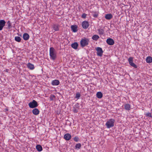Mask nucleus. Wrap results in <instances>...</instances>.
<instances>
[{"label": "nucleus", "mask_w": 152, "mask_h": 152, "mask_svg": "<svg viewBox=\"0 0 152 152\" xmlns=\"http://www.w3.org/2000/svg\"><path fill=\"white\" fill-rule=\"evenodd\" d=\"M49 54L50 58L53 60H55L57 57L56 52L53 47L50 48Z\"/></svg>", "instance_id": "nucleus-1"}, {"label": "nucleus", "mask_w": 152, "mask_h": 152, "mask_svg": "<svg viewBox=\"0 0 152 152\" xmlns=\"http://www.w3.org/2000/svg\"><path fill=\"white\" fill-rule=\"evenodd\" d=\"M115 120L113 118H111L108 120L105 124V125L107 128H110L114 126V123Z\"/></svg>", "instance_id": "nucleus-2"}, {"label": "nucleus", "mask_w": 152, "mask_h": 152, "mask_svg": "<svg viewBox=\"0 0 152 152\" xmlns=\"http://www.w3.org/2000/svg\"><path fill=\"white\" fill-rule=\"evenodd\" d=\"M89 42V39L88 38H84L82 39L80 42L81 46L83 47L87 45L88 44Z\"/></svg>", "instance_id": "nucleus-3"}, {"label": "nucleus", "mask_w": 152, "mask_h": 152, "mask_svg": "<svg viewBox=\"0 0 152 152\" xmlns=\"http://www.w3.org/2000/svg\"><path fill=\"white\" fill-rule=\"evenodd\" d=\"M28 106L31 108H35L38 106V103L35 100H33L32 102H30L28 104Z\"/></svg>", "instance_id": "nucleus-4"}, {"label": "nucleus", "mask_w": 152, "mask_h": 152, "mask_svg": "<svg viewBox=\"0 0 152 152\" xmlns=\"http://www.w3.org/2000/svg\"><path fill=\"white\" fill-rule=\"evenodd\" d=\"M128 61L131 66L135 68H137V66L133 62V58L132 57H129L128 59Z\"/></svg>", "instance_id": "nucleus-5"}, {"label": "nucleus", "mask_w": 152, "mask_h": 152, "mask_svg": "<svg viewBox=\"0 0 152 152\" xmlns=\"http://www.w3.org/2000/svg\"><path fill=\"white\" fill-rule=\"evenodd\" d=\"M81 25L83 28L87 29L88 27L89 24L88 21L85 20L82 23Z\"/></svg>", "instance_id": "nucleus-6"}, {"label": "nucleus", "mask_w": 152, "mask_h": 152, "mask_svg": "<svg viewBox=\"0 0 152 152\" xmlns=\"http://www.w3.org/2000/svg\"><path fill=\"white\" fill-rule=\"evenodd\" d=\"M96 50L97 51V55L98 56L101 57L102 55V54L103 52L102 49L100 47H98L96 48Z\"/></svg>", "instance_id": "nucleus-7"}, {"label": "nucleus", "mask_w": 152, "mask_h": 152, "mask_svg": "<svg viewBox=\"0 0 152 152\" xmlns=\"http://www.w3.org/2000/svg\"><path fill=\"white\" fill-rule=\"evenodd\" d=\"M106 42L108 45H113L115 43L114 40L110 38L107 39L106 40Z\"/></svg>", "instance_id": "nucleus-8"}, {"label": "nucleus", "mask_w": 152, "mask_h": 152, "mask_svg": "<svg viewBox=\"0 0 152 152\" xmlns=\"http://www.w3.org/2000/svg\"><path fill=\"white\" fill-rule=\"evenodd\" d=\"M6 23V22L4 20H0V31L2 30L3 27L5 26Z\"/></svg>", "instance_id": "nucleus-9"}, {"label": "nucleus", "mask_w": 152, "mask_h": 152, "mask_svg": "<svg viewBox=\"0 0 152 152\" xmlns=\"http://www.w3.org/2000/svg\"><path fill=\"white\" fill-rule=\"evenodd\" d=\"M59 26L58 24H53L52 26V28L55 31H58L59 30Z\"/></svg>", "instance_id": "nucleus-10"}, {"label": "nucleus", "mask_w": 152, "mask_h": 152, "mask_svg": "<svg viewBox=\"0 0 152 152\" xmlns=\"http://www.w3.org/2000/svg\"><path fill=\"white\" fill-rule=\"evenodd\" d=\"M71 137V135L69 133L66 134L64 136V138L66 140H69Z\"/></svg>", "instance_id": "nucleus-11"}, {"label": "nucleus", "mask_w": 152, "mask_h": 152, "mask_svg": "<svg viewBox=\"0 0 152 152\" xmlns=\"http://www.w3.org/2000/svg\"><path fill=\"white\" fill-rule=\"evenodd\" d=\"M60 83L59 81L57 80H53L51 84L53 86H58Z\"/></svg>", "instance_id": "nucleus-12"}, {"label": "nucleus", "mask_w": 152, "mask_h": 152, "mask_svg": "<svg viewBox=\"0 0 152 152\" xmlns=\"http://www.w3.org/2000/svg\"><path fill=\"white\" fill-rule=\"evenodd\" d=\"M72 31L74 33L76 32L77 31V26L76 25H72L71 27Z\"/></svg>", "instance_id": "nucleus-13"}, {"label": "nucleus", "mask_w": 152, "mask_h": 152, "mask_svg": "<svg viewBox=\"0 0 152 152\" xmlns=\"http://www.w3.org/2000/svg\"><path fill=\"white\" fill-rule=\"evenodd\" d=\"M32 112L34 115H37L39 114V111L38 109L35 108L32 110Z\"/></svg>", "instance_id": "nucleus-14"}, {"label": "nucleus", "mask_w": 152, "mask_h": 152, "mask_svg": "<svg viewBox=\"0 0 152 152\" xmlns=\"http://www.w3.org/2000/svg\"><path fill=\"white\" fill-rule=\"evenodd\" d=\"M23 38L25 40H27L29 39V36L27 33H25L23 34Z\"/></svg>", "instance_id": "nucleus-15"}, {"label": "nucleus", "mask_w": 152, "mask_h": 152, "mask_svg": "<svg viewBox=\"0 0 152 152\" xmlns=\"http://www.w3.org/2000/svg\"><path fill=\"white\" fill-rule=\"evenodd\" d=\"M124 107L125 109L126 110H129L131 109V106L128 104H124Z\"/></svg>", "instance_id": "nucleus-16"}, {"label": "nucleus", "mask_w": 152, "mask_h": 152, "mask_svg": "<svg viewBox=\"0 0 152 152\" xmlns=\"http://www.w3.org/2000/svg\"><path fill=\"white\" fill-rule=\"evenodd\" d=\"M146 61L147 63H151L152 62V58L150 56L147 57L146 58Z\"/></svg>", "instance_id": "nucleus-17"}, {"label": "nucleus", "mask_w": 152, "mask_h": 152, "mask_svg": "<svg viewBox=\"0 0 152 152\" xmlns=\"http://www.w3.org/2000/svg\"><path fill=\"white\" fill-rule=\"evenodd\" d=\"M98 32L99 35H103L104 34V31L103 28H99L98 29Z\"/></svg>", "instance_id": "nucleus-18"}, {"label": "nucleus", "mask_w": 152, "mask_h": 152, "mask_svg": "<svg viewBox=\"0 0 152 152\" xmlns=\"http://www.w3.org/2000/svg\"><path fill=\"white\" fill-rule=\"evenodd\" d=\"M113 16L111 14H108L106 15L105 18L107 20H110L111 19Z\"/></svg>", "instance_id": "nucleus-19"}, {"label": "nucleus", "mask_w": 152, "mask_h": 152, "mask_svg": "<svg viewBox=\"0 0 152 152\" xmlns=\"http://www.w3.org/2000/svg\"><path fill=\"white\" fill-rule=\"evenodd\" d=\"M96 96L98 98L101 99L103 96V94L101 92H98L96 94Z\"/></svg>", "instance_id": "nucleus-20"}, {"label": "nucleus", "mask_w": 152, "mask_h": 152, "mask_svg": "<svg viewBox=\"0 0 152 152\" xmlns=\"http://www.w3.org/2000/svg\"><path fill=\"white\" fill-rule=\"evenodd\" d=\"M78 44L77 42H74L71 45L72 47L75 49H76L78 47Z\"/></svg>", "instance_id": "nucleus-21"}, {"label": "nucleus", "mask_w": 152, "mask_h": 152, "mask_svg": "<svg viewBox=\"0 0 152 152\" xmlns=\"http://www.w3.org/2000/svg\"><path fill=\"white\" fill-rule=\"evenodd\" d=\"M99 38V36L96 34L94 35L92 37L93 40L96 41Z\"/></svg>", "instance_id": "nucleus-22"}, {"label": "nucleus", "mask_w": 152, "mask_h": 152, "mask_svg": "<svg viewBox=\"0 0 152 152\" xmlns=\"http://www.w3.org/2000/svg\"><path fill=\"white\" fill-rule=\"evenodd\" d=\"M27 67L28 68L31 70H33L34 68V65L30 63H29L28 64Z\"/></svg>", "instance_id": "nucleus-23"}, {"label": "nucleus", "mask_w": 152, "mask_h": 152, "mask_svg": "<svg viewBox=\"0 0 152 152\" xmlns=\"http://www.w3.org/2000/svg\"><path fill=\"white\" fill-rule=\"evenodd\" d=\"M36 148L37 150L39 152L41 151L42 150V147L40 145H36Z\"/></svg>", "instance_id": "nucleus-24"}, {"label": "nucleus", "mask_w": 152, "mask_h": 152, "mask_svg": "<svg viewBox=\"0 0 152 152\" xmlns=\"http://www.w3.org/2000/svg\"><path fill=\"white\" fill-rule=\"evenodd\" d=\"M81 146V144L80 143H78L76 144L75 146V149L78 150L80 149Z\"/></svg>", "instance_id": "nucleus-25"}, {"label": "nucleus", "mask_w": 152, "mask_h": 152, "mask_svg": "<svg viewBox=\"0 0 152 152\" xmlns=\"http://www.w3.org/2000/svg\"><path fill=\"white\" fill-rule=\"evenodd\" d=\"M80 96V94L79 92H77L76 94L75 98L77 99H79Z\"/></svg>", "instance_id": "nucleus-26"}, {"label": "nucleus", "mask_w": 152, "mask_h": 152, "mask_svg": "<svg viewBox=\"0 0 152 152\" xmlns=\"http://www.w3.org/2000/svg\"><path fill=\"white\" fill-rule=\"evenodd\" d=\"M15 40L18 42H20L21 40V38L19 37H15Z\"/></svg>", "instance_id": "nucleus-27"}, {"label": "nucleus", "mask_w": 152, "mask_h": 152, "mask_svg": "<svg viewBox=\"0 0 152 152\" xmlns=\"http://www.w3.org/2000/svg\"><path fill=\"white\" fill-rule=\"evenodd\" d=\"M93 16L95 18H96L98 15V14L97 12H93Z\"/></svg>", "instance_id": "nucleus-28"}, {"label": "nucleus", "mask_w": 152, "mask_h": 152, "mask_svg": "<svg viewBox=\"0 0 152 152\" xmlns=\"http://www.w3.org/2000/svg\"><path fill=\"white\" fill-rule=\"evenodd\" d=\"M76 142H78L79 140V138L77 136H75L73 139Z\"/></svg>", "instance_id": "nucleus-29"}, {"label": "nucleus", "mask_w": 152, "mask_h": 152, "mask_svg": "<svg viewBox=\"0 0 152 152\" xmlns=\"http://www.w3.org/2000/svg\"><path fill=\"white\" fill-rule=\"evenodd\" d=\"M55 98V96L53 95H51L50 97V100H53Z\"/></svg>", "instance_id": "nucleus-30"}, {"label": "nucleus", "mask_w": 152, "mask_h": 152, "mask_svg": "<svg viewBox=\"0 0 152 152\" xmlns=\"http://www.w3.org/2000/svg\"><path fill=\"white\" fill-rule=\"evenodd\" d=\"M74 107L77 109H79L80 107L79 104L78 103H77L75 105Z\"/></svg>", "instance_id": "nucleus-31"}, {"label": "nucleus", "mask_w": 152, "mask_h": 152, "mask_svg": "<svg viewBox=\"0 0 152 152\" xmlns=\"http://www.w3.org/2000/svg\"><path fill=\"white\" fill-rule=\"evenodd\" d=\"M7 25H8V27L9 28H11L12 27V26H11V23H10V21H8L7 23Z\"/></svg>", "instance_id": "nucleus-32"}, {"label": "nucleus", "mask_w": 152, "mask_h": 152, "mask_svg": "<svg viewBox=\"0 0 152 152\" xmlns=\"http://www.w3.org/2000/svg\"><path fill=\"white\" fill-rule=\"evenodd\" d=\"M72 110L75 113H77L78 112V110L75 107H73Z\"/></svg>", "instance_id": "nucleus-33"}, {"label": "nucleus", "mask_w": 152, "mask_h": 152, "mask_svg": "<svg viewBox=\"0 0 152 152\" xmlns=\"http://www.w3.org/2000/svg\"><path fill=\"white\" fill-rule=\"evenodd\" d=\"M146 115L147 116H148L149 117H151V113H147L146 114Z\"/></svg>", "instance_id": "nucleus-34"}, {"label": "nucleus", "mask_w": 152, "mask_h": 152, "mask_svg": "<svg viewBox=\"0 0 152 152\" xmlns=\"http://www.w3.org/2000/svg\"><path fill=\"white\" fill-rule=\"evenodd\" d=\"M86 14L85 13H83L81 16L82 18H85L86 17Z\"/></svg>", "instance_id": "nucleus-35"}, {"label": "nucleus", "mask_w": 152, "mask_h": 152, "mask_svg": "<svg viewBox=\"0 0 152 152\" xmlns=\"http://www.w3.org/2000/svg\"><path fill=\"white\" fill-rule=\"evenodd\" d=\"M81 106H82V104H81Z\"/></svg>", "instance_id": "nucleus-36"}]
</instances>
